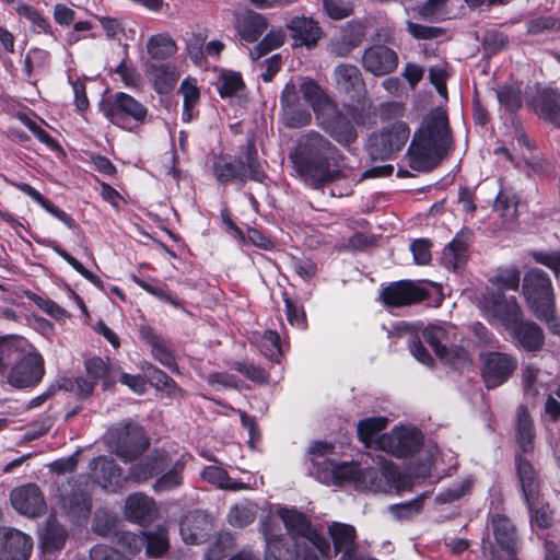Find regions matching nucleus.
<instances>
[{
    "label": "nucleus",
    "instance_id": "nucleus-46",
    "mask_svg": "<svg viewBox=\"0 0 560 560\" xmlns=\"http://www.w3.org/2000/svg\"><path fill=\"white\" fill-rule=\"evenodd\" d=\"M280 120L288 128H302L311 122L312 115L306 108L299 105L282 109Z\"/></svg>",
    "mask_w": 560,
    "mask_h": 560
},
{
    "label": "nucleus",
    "instance_id": "nucleus-39",
    "mask_svg": "<svg viewBox=\"0 0 560 560\" xmlns=\"http://www.w3.org/2000/svg\"><path fill=\"white\" fill-rule=\"evenodd\" d=\"M516 430H517V441L520 444V447L524 452H529L534 448V427L533 421L524 407H520L517 410V423H516Z\"/></svg>",
    "mask_w": 560,
    "mask_h": 560
},
{
    "label": "nucleus",
    "instance_id": "nucleus-15",
    "mask_svg": "<svg viewBox=\"0 0 560 560\" xmlns=\"http://www.w3.org/2000/svg\"><path fill=\"white\" fill-rule=\"evenodd\" d=\"M116 454L126 462L135 459L149 446V440L142 427L137 423H125L114 432Z\"/></svg>",
    "mask_w": 560,
    "mask_h": 560
},
{
    "label": "nucleus",
    "instance_id": "nucleus-22",
    "mask_svg": "<svg viewBox=\"0 0 560 560\" xmlns=\"http://www.w3.org/2000/svg\"><path fill=\"white\" fill-rule=\"evenodd\" d=\"M287 27L291 32L295 47L313 48L324 34L322 27L313 18L304 15L293 16L288 22Z\"/></svg>",
    "mask_w": 560,
    "mask_h": 560
},
{
    "label": "nucleus",
    "instance_id": "nucleus-30",
    "mask_svg": "<svg viewBox=\"0 0 560 560\" xmlns=\"http://www.w3.org/2000/svg\"><path fill=\"white\" fill-rule=\"evenodd\" d=\"M31 347L32 345L22 337L0 338V372L4 373L8 368L11 369Z\"/></svg>",
    "mask_w": 560,
    "mask_h": 560
},
{
    "label": "nucleus",
    "instance_id": "nucleus-58",
    "mask_svg": "<svg viewBox=\"0 0 560 560\" xmlns=\"http://www.w3.org/2000/svg\"><path fill=\"white\" fill-rule=\"evenodd\" d=\"M182 466L175 465L173 469L164 474L161 478H159L153 488L155 491H168L182 483Z\"/></svg>",
    "mask_w": 560,
    "mask_h": 560
},
{
    "label": "nucleus",
    "instance_id": "nucleus-1",
    "mask_svg": "<svg viewBox=\"0 0 560 560\" xmlns=\"http://www.w3.org/2000/svg\"><path fill=\"white\" fill-rule=\"evenodd\" d=\"M338 156V150L324 136L316 131L303 135L290 159L294 168L311 187L319 188L341 176V171L330 166Z\"/></svg>",
    "mask_w": 560,
    "mask_h": 560
},
{
    "label": "nucleus",
    "instance_id": "nucleus-33",
    "mask_svg": "<svg viewBox=\"0 0 560 560\" xmlns=\"http://www.w3.org/2000/svg\"><path fill=\"white\" fill-rule=\"evenodd\" d=\"M267 20L257 12H245L237 20V32L242 40L246 43L256 42L267 30Z\"/></svg>",
    "mask_w": 560,
    "mask_h": 560
},
{
    "label": "nucleus",
    "instance_id": "nucleus-43",
    "mask_svg": "<svg viewBox=\"0 0 560 560\" xmlns=\"http://www.w3.org/2000/svg\"><path fill=\"white\" fill-rule=\"evenodd\" d=\"M255 518L256 505L248 501L233 505L228 513L229 524L238 528L252 524Z\"/></svg>",
    "mask_w": 560,
    "mask_h": 560
},
{
    "label": "nucleus",
    "instance_id": "nucleus-57",
    "mask_svg": "<svg viewBox=\"0 0 560 560\" xmlns=\"http://www.w3.org/2000/svg\"><path fill=\"white\" fill-rule=\"evenodd\" d=\"M149 371L150 381L152 385H154L156 388L161 390H166L170 395H175L177 392H179V388L177 387L175 381L165 372L156 368H152Z\"/></svg>",
    "mask_w": 560,
    "mask_h": 560
},
{
    "label": "nucleus",
    "instance_id": "nucleus-61",
    "mask_svg": "<svg viewBox=\"0 0 560 560\" xmlns=\"http://www.w3.org/2000/svg\"><path fill=\"white\" fill-rule=\"evenodd\" d=\"M470 487L471 482L469 480L462 481L460 483L454 485L452 488H448L445 491L439 493L435 500L441 504L456 501L467 494L470 490Z\"/></svg>",
    "mask_w": 560,
    "mask_h": 560
},
{
    "label": "nucleus",
    "instance_id": "nucleus-20",
    "mask_svg": "<svg viewBox=\"0 0 560 560\" xmlns=\"http://www.w3.org/2000/svg\"><path fill=\"white\" fill-rule=\"evenodd\" d=\"M33 550L30 535L7 528L0 532V560H28Z\"/></svg>",
    "mask_w": 560,
    "mask_h": 560
},
{
    "label": "nucleus",
    "instance_id": "nucleus-54",
    "mask_svg": "<svg viewBox=\"0 0 560 560\" xmlns=\"http://www.w3.org/2000/svg\"><path fill=\"white\" fill-rule=\"evenodd\" d=\"M152 354L155 360H158L162 365L167 368L171 372L178 371L174 352L168 346V343L163 339H161V341H155L153 343Z\"/></svg>",
    "mask_w": 560,
    "mask_h": 560
},
{
    "label": "nucleus",
    "instance_id": "nucleus-6",
    "mask_svg": "<svg viewBox=\"0 0 560 560\" xmlns=\"http://www.w3.org/2000/svg\"><path fill=\"white\" fill-rule=\"evenodd\" d=\"M256 154L257 151L255 144L250 142L247 145L245 162L229 155L213 156V176L222 185L232 180L245 183L247 178L255 182H262L265 173L256 160Z\"/></svg>",
    "mask_w": 560,
    "mask_h": 560
},
{
    "label": "nucleus",
    "instance_id": "nucleus-27",
    "mask_svg": "<svg viewBox=\"0 0 560 560\" xmlns=\"http://www.w3.org/2000/svg\"><path fill=\"white\" fill-rule=\"evenodd\" d=\"M145 73L159 94L168 93L179 79L176 67L171 63H149Z\"/></svg>",
    "mask_w": 560,
    "mask_h": 560
},
{
    "label": "nucleus",
    "instance_id": "nucleus-51",
    "mask_svg": "<svg viewBox=\"0 0 560 560\" xmlns=\"http://www.w3.org/2000/svg\"><path fill=\"white\" fill-rule=\"evenodd\" d=\"M116 544L124 551L136 555L142 550L145 544V537H143V532L141 535H137L130 532H120L116 534Z\"/></svg>",
    "mask_w": 560,
    "mask_h": 560
},
{
    "label": "nucleus",
    "instance_id": "nucleus-47",
    "mask_svg": "<svg viewBox=\"0 0 560 560\" xmlns=\"http://www.w3.org/2000/svg\"><path fill=\"white\" fill-rule=\"evenodd\" d=\"M285 34L281 30L270 31L262 40L250 51L253 59H258L269 51L281 47L284 43Z\"/></svg>",
    "mask_w": 560,
    "mask_h": 560
},
{
    "label": "nucleus",
    "instance_id": "nucleus-55",
    "mask_svg": "<svg viewBox=\"0 0 560 560\" xmlns=\"http://www.w3.org/2000/svg\"><path fill=\"white\" fill-rule=\"evenodd\" d=\"M521 280V272L517 268H508L493 276L490 281L492 284L502 289L517 290Z\"/></svg>",
    "mask_w": 560,
    "mask_h": 560
},
{
    "label": "nucleus",
    "instance_id": "nucleus-32",
    "mask_svg": "<svg viewBox=\"0 0 560 560\" xmlns=\"http://www.w3.org/2000/svg\"><path fill=\"white\" fill-rule=\"evenodd\" d=\"M517 475L522 491L528 508H532L539 498V480L529 462L518 458Z\"/></svg>",
    "mask_w": 560,
    "mask_h": 560
},
{
    "label": "nucleus",
    "instance_id": "nucleus-18",
    "mask_svg": "<svg viewBox=\"0 0 560 560\" xmlns=\"http://www.w3.org/2000/svg\"><path fill=\"white\" fill-rule=\"evenodd\" d=\"M361 63L366 72L382 77L397 69L399 57L394 49L383 44H375L363 50Z\"/></svg>",
    "mask_w": 560,
    "mask_h": 560
},
{
    "label": "nucleus",
    "instance_id": "nucleus-19",
    "mask_svg": "<svg viewBox=\"0 0 560 560\" xmlns=\"http://www.w3.org/2000/svg\"><path fill=\"white\" fill-rule=\"evenodd\" d=\"M482 377L488 388L502 385L516 369L517 362L510 354L488 352L482 357Z\"/></svg>",
    "mask_w": 560,
    "mask_h": 560
},
{
    "label": "nucleus",
    "instance_id": "nucleus-35",
    "mask_svg": "<svg viewBox=\"0 0 560 560\" xmlns=\"http://www.w3.org/2000/svg\"><path fill=\"white\" fill-rule=\"evenodd\" d=\"M494 539L500 548L517 546L516 530L512 522L501 514H495L491 520Z\"/></svg>",
    "mask_w": 560,
    "mask_h": 560
},
{
    "label": "nucleus",
    "instance_id": "nucleus-16",
    "mask_svg": "<svg viewBox=\"0 0 560 560\" xmlns=\"http://www.w3.org/2000/svg\"><path fill=\"white\" fill-rule=\"evenodd\" d=\"M328 465L335 479L352 481L360 490L377 491L383 487V477L375 467H362L357 464L337 465L332 462Z\"/></svg>",
    "mask_w": 560,
    "mask_h": 560
},
{
    "label": "nucleus",
    "instance_id": "nucleus-12",
    "mask_svg": "<svg viewBox=\"0 0 560 560\" xmlns=\"http://www.w3.org/2000/svg\"><path fill=\"white\" fill-rule=\"evenodd\" d=\"M104 116L114 125L125 127L131 118L142 124L148 115L147 107L131 95L118 92L108 98L102 106Z\"/></svg>",
    "mask_w": 560,
    "mask_h": 560
},
{
    "label": "nucleus",
    "instance_id": "nucleus-40",
    "mask_svg": "<svg viewBox=\"0 0 560 560\" xmlns=\"http://www.w3.org/2000/svg\"><path fill=\"white\" fill-rule=\"evenodd\" d=\"M176 50L175 42L165 34L153 35L147 43V51L152 59L163 60L170 58Z\"/></svg>",
    "mask_w": 560,
    "mask_h": 560
},
{
    "label": "nucleus",
    "instance_id": "nucleus-3",
    "mask_svg": "<svg viewBox=\"0 0 560 560\" xmlns=\"http://www.w3.org/2000/svg\"><path fill=\"white\" fill-rule=\"evenodd\" d=\"M300 91L312 107L317 125L334 140L348 145L357 139V131L351 122L338 110L328 94L313 80H304Z\"/></svg>",
    "mask_w": 560,
    "mask_h": 560
},
{
    "label": "nucleus",
    "instance_id": "nucleus-13",
    "mask_svg": "<svg viewBox=\"0 0 560 560\" xmlns=\"http://www.w3.org/2000/svg\"><path fill=\"white\" fill-rule=\"evenodd\" d=\"M45 373L44 359L32 346L8 373V383L16 388L33 387L39 383Z\"/></svg>",
    "mask_w": 560,
    "mask_h": 560
},
{
    "label": "nucleus",
    "instance_id": "nucleus-42",
    "mask_svg": "<svg viewBox=\"0 0 560 560\" xmlns=\"http://www.w3.org/2000/svg\"><path fill=\"white\" fill-rule=\"evenodd\" d=\"M145 551L149 557L160 558L168 550V537L165 528L143 532Z\"/></svg>",
    "mask_w": 560,
    "mask_h": 560
},
{
    "label": "nucleus",
    "instance_id": "nucleus-5",
    "mask_svg": "<svg viewBox=\"0 0 560 560\" xmlns=\"http://www.w3.org/2000/svg\"><path fill=\"white\" fill-rule=\"evenodd\" d=\"M422 337L429 343L436 357L454 368H463L470 363L469 353L464 346L458 345L462 341L458 329L450 323L428 325Z\"/></svg>",
    "mask_w": 560,
    "mask_h": 560
},
{
    "label": "nucleus",
    "instance_id": "nucleus-38",
    "mask_svg": "<svg viewBox=\"0 0 560 560\" xmlns=\"http://www.w3.org/2000/svg\"><path fill=\"white\" fill-rule=\"evenodd\" d=\"M387 422L386 417H372L359 421L357 429L360 441L368 447L376 445L377 434L386 428Z\"/></svg>",
    "mask_w": 560,
    "mask_h": 560
},
{
    "label": "nucleus",
    "instance_id": "nucleus-11",
    "mask_svg": "<svg viewBox=\"0 0 560 560\" xmlns=\"http://www.w3.org/2000/svg\"><path fill=\"white\" fill-rule=\"evenodd\" d=\"M409 136L410 130L406 122H395L369 138V154L373 160L390 159L405 147Z\"/></svg>",
    "mask_w": 560,
    "mask_h": 560
},
{
    "label": "nucleus",
    "instance_id": "nucleus-9",
    "mask_svg": "<svg viewBox=\"0 0 560 560\" xmlns=\"http://www.w3.org/2000/svg\"><path fill=\"white\" fill-rule=\"evenodd\" d=\"M479 306L490 323H500L506 329L523 316L516 298L506 296L502 291H487L482 295Z\"/></svg>",
    "mask_w": 560,
    "mask_h": 560
},
{
    "label": "nucleus",
    "instance_id": "nucleus-8",
    "mask_svg": "<svg viewBox=\"0 0 560 560\" xmlns=\"http://www.w3.org/2000/svg\"><path fill=\"white\" fill-rule=\"evenodd\" d=\"M272 522L270 517H266L260 522V530L265 537L267 552L265 560H330L328 558L330 549L322 553L316 547L312 548L308 541H302L300 548H289L284 544L283 538L277 536L272 530Z\"/></svg>",
    "mask_w": 560,
    "mask_h": 560
},
{
    "label": "nucleus",
    "instance_id": "nucleus-36",
    "mask_svg": "<svg viewBox=\"0 0 560 560\" xmlns=\"http://www.w3.org/2000/svg\"><path fill=\"white\" fill-rule=\"evenodd\" d=\"M19 190L31 197L35 202L40 205L47 212L51 215L63 222L68 228L73 229L74 222L73 220L54 203H51L48 199H46L38 190L33 188L31 185L26 183H19L15 185Z\"/></svg>",
    "mask_w": 560,
    "mask_h": 560
},
{
    "label": "nucleus",
    "instance_id": "nucleus-49",
    "mask_svg": "<svg viewBox=\"0 0 560 560\" xmlns=\"http://www.w3.org/2000/svg\"><path fill=\"white\" fill-rule=\"evenodd\" d=\"M494 211L506 221H513L517 212V201L515 196L505 191H500L494 202Z\"/></svg>",
    "mask_w": 560,
    "mask_h": 560
},
{
    "label": "nucleus",
    "instance_id": "nucleus-29",
    "mask_svg": "<svg viewBox=\"0 0 560 560\" xmlns=\"http://www.w3.org/2000/svg\"><path fill=\"white\" fill-rule=\"evenodd\" d=\"M508 330L518 345L528 351L539 350L544 345L542 330L533 322L520 319Z\"/></svg>",
    "mask_w": 560,
    "mask_h": 560
},
{
    "label": "nucleus",
    "instance_id": "nucleus-59",
    "mask_svg": "<svg viewBox=\"0 0 560 560\" xmlns=\"http://www.w3.org/2000/svg\"><path fill=\"white\" fill-rule=\"evenodd\" d=\"M18 13L32 22L35 31L45 33L48 32L50 27L49 23L35 8L27 4H21L18 8Z\"/></svg>",
    "mask_w": 560,
    "mask_h": 560
},
{
    "label": "nucleus",
    "instance_id": "nucleus-21",
    "mask_svg": "<svg viewBox=\"0 0 560 560\" xmlns=\"http://www.w3.org/2000/svg\"><path fill=\"white\" fill-rule=\"evenodd\" d=\"M13 508L23 515L36 517L45 513L46 502L40 489L27 483L13 489L10 493Z\"/></svg>",
    "mask_w": 560,
    "mask_h": 560
},
{
    "label": "nucleus",
    "instance_id": "nucleus-24",
    "mask_svg": "<svg viewBox=\"0 0 560 560\" xmlns=\"http://www.w3.org/2000/svg\"><path fill=\"white\" fill-rule=\"evenodd\" d=\"M529 105L539 118L560 128V93L550 89L539 90Z\"/></svg>",
    "mask_w": 560,
    "mask_h": 560
},
{
    "label": "nucleus",
    "instance_id": "nucleus-7",
    "mask_svg": "<svg viewBox=\"0 0 560 560\" xmlns=\"http://www.w3.org/2000/svg\"><path fill=\"white\" fill-rule=\"evenodd\" d=\"M523 293L537 318L547 323L553 319L555 294L551 281L544 270L532 269L525 273Z\"/></svg>",
    "mask_w": 560,
    "mask_h": 560
},
{
    "label": "nucleus",
    "instance_id": "nucleus-31",
    "mask_svg": "<svg viewBox=\"0 0 560 560\" xmlns=\"http://www.w3.org/2000/svg\"><path fill=\"white\" fill-rule=\"evenodd\" d=\"M95 481L104 489L117 487L120 482V468L113 458L100 456L90 463Z\"/></svg>",
    "mask_w": 560,
    "mask_h": 560
},
{
    "label": "nucleus",
    "instance_id": "nucleus-56",
    "mask_svg": "<svg viewBox=\"0 0 560 560\" xmlns=\"http://www.w3.org/2000/svg\"><path fill=\"white\" fill-rule=\"evenodd\" d=\"M117 523V517L106 511H97L93 518L92 529L100 536H109Z\"/></svg>",
    "mask_w": 560,
    "mask_h": 560
},
{
    "label": "nucleus",
    "instance_id": "nucleus-41",
    "mask_svg": "<svg viewBox=\"0 0 560 560\" xmlns=\"http://www.w3.org/2000/svg\"><path fill=\"white\" fill-rule=\"evenodd\" d=\"M183 95V120L189 122L194 118V108L199 103L200 91L191 79H185L179 86Z\"/></svg>",
    "mask_w": 560,
    "mask_h": 560
},
{
    "label": "nucleus",
    "instance_id": "nucleus-50",
    "mask_svg": "<svg viewBox=\"0 0 560 560\" xmlns=\"http://www.w3.org/2000/svg\"><path fill=\"white\" fill-rule=\"evenodd\" d=\"M233 548V537L229 533H223L220 534L215 541L208 548L206 557L208 560H221L226 557Z\"/></svg>",
    "mask_w": 560,
    "mask_h": 560
},
{
    "label": "nucleus",
    "instance_id": "nucleus-44",
    "mask_svg": "<svg viewBox=\"0 0 560 560\" xmlns=\"http://www.w3.org/2000/svg\"><path fill=\"white\" fill-rule=\"evenodd\" d=\"M40 539L46 550H58L63 548L66 544L67 532L60 524L49 521L40 535Z\"/></svg>",
    "mask_w": 560,
    "mask_h": 560
},
{
    "label": "nucleus",
    "instance_id": "nucleus-37",
    "mask_svg": "<svg viewBox=\"0 0 560 560\" xmlns=\"http://www.w3.org/2000/svg\"><path fill=\"white\" fill-rule=\"evenodd\" d=\"M202 478L219 489L240 491L247 489L246 485L232 479L226 470L218 466H208L201 474Z\"/></svg>",
    "mask_w": 560,
    "mask_h": 560
},
{
    "label": "nucleus",
    "instance_id": "nucleus-26",
    "mask_svg": "<svg viewBox=\"0 0 560 560\" xmlns=\"http://www.w3.org/2000/svg\"><path fill=\"white\" fill-rule=\"evenodd\" d=\"M211 527V520L202 511H194L184 516L179 524V532L186 544H200Z\"/></svg>",
    "mask_w": 560,
    "mask_h": 560
},
{
    "label": "nucleus",
    "instance_id": "nucleus-53",
    "mask_svg": "<svg viewBox=\"0 0 560 560\" xmlns=\"http://www.w3.org/2000/svg\"><path fill=\"white\" fill-rule=\"evenodd\" d=\"M67 504L70 511L78 517H85L91 511V500L89 494L83 491H73L67 498Z\"/></svg>",
    "mask_w": 560,
    "mask_h": 560
},
{
    "label": "nucleus",
    "instance_id": "nucleus-60",
    "mask_svg": "<svg viewBox=\"0 0 560 560\" xmlns=\"http://www.w3.org/2000/svg\"><path fill=\"white\" fill-rule=\"evenodd\" d=\"M326 14L334 20H341L350 15L351 5L346 0H323Z\"/></svg>",
    "mask_w": 560,
    "mask_h": 560
},
{
    "label": "nucleus",
    "instance_id": "nucleus-10",
    "mask_svg": "<svg viewBox=\"0 0 560 560\" xmlns=\"http://www.w3.org/2000/svg\"><path fill=\"white\" fill-rule=\"evenodd\" d=\"M285 528L292 539L295 548H300L302 541H308L312 548H317L322 553L329 550L328 541L312 528L308 518L295 509L282 508L278 512Z\"/></svg>",
    "mask_w": 560,
    "mask_h": 560
},
{
    "label": "nucleus",
    "instance_id": "nucleus-48",
    "mask_svg": "<svg viewBox=\"0 0 560 560\" xmlns=\"http://www.w3.org/2000/svg\"><path fill=\"white\" fill-rule=\"evenodd\" d=\"M499 103L510 113L517 112L522 106V93L518 88L501 86L497 90Z\"/></svg>",
    "mask_w": 560,
    "mask_h": 560
},
{
    "label": "nucleus",
    "instance_id": "nucleus-52",
    "mask_svg": "<svg viewBox=\"0 0 560 560\" xmlns=\"http://www.w3.org/2000/svg\"><path fill=\"white\" fill-rule=\"evenodd\" d=\"M244 86L240 73L223 72L219 78L218 91L221 97H230L235 95Z\"/></svg>",
    "mask_w": 560,
    "mask_h": 560
},
{
    "label": "nucleus",
    "instance_id": "nucleus-45",
    "mask_svg": "<svg viewBox=\"0 0 560 560\" xmlns=\"http://www.w3.org/2000/svg\"><path fill=\"white\" fill-rule=\"evenodd\" d=\"M84 366L88 375L94 382L103 381L105 389H108L114 383V381L110 380V368L102 358L92 357L85 361Z\"/></svg>",
    "mask_w": 560,
    "mask_h": 560
},
{
    "label": "nucleus",
    "instance_id": "nucleus-64",
    "mask_svg": "<svg viewBox=\"0 0 560 560\" xmlns=\"http://www.w3.org/2000/svg\"><path fill=\"white\" fill-rule=\"evenodd\" d=\"M90 560H131L116 548L96 545L90 550Z\"/></svg>",
    "mask_w": 560,
    "mask_h": 560
},
{
    "label": "nucleus",
    "instance_id": "nucleus-25",
    "mask_svg": "<svg viewBox=\"0 0 560 560\" xmlns=\"http://www.w3.org/2000/svg\"><path fill=\"white\" fill-rule=\"evenodd\" d=\"M156 514L154 500L145 494L137 492L126 499L124 515L128 521L143 525L151 523Z\"/></svg>",
    "mask_w": 560,
    "mask_h": 560
},
{
    "label": "nucleus",
    "instance_id": "nucleus-63",
    "mask_svg": "<svg viewBox=\"0 0 560 560\" xmlns=\"http://www.w3.org/2000/svg\"><path fill=\"white\" fill-rule=\"evenodd\" d=\"M137 283L139 287H141L148 293H150L154 296H158L161 300H164L165 302H167L174 306L178 305V301L176 299H174L168 293V289H167L166 284H164L162 282H147L143 280H138Z\"/></svg>",
    "mask_w": 560,
    "mask_h": 560
},
{
    "label": "nucleus",
    "instance_id": "nucleus-4",
    "mask_svg": "<svg viewBox=\"0 0 560 560\" xmlns=\"http://www.w3.org/2000/svg\"><path fill=\"white\" fill-rule=\"evenodd\" d=\"M332 74L337 91L358 104L357 106L347 105L349 115L358 125L368 124L373 114L372 103L366 97L365 83L359 68L350 63H340L335 68Z\"/></svg>",
    "mask_w": 560,
    "mask_h": 560
},
{
    "label": "nucleus",
    "instance_id": "nucleus-2",
    "mask_svg": "<svg viewBox=\"0 0 560 560\" xmlns=\"http://www.w3.org/2000/svg\"><path fill=\"white\" fill-rule=\"evenodd\" d=\"M452 144L446 112L432 109L423 119L409 147L410 167L424 172L434 168Z\"/></svg>",
    "mask_w": 560,
    "mask_h": 560
},
{
    "label": "nucleus",
    "instance_id": "nucleus-34",
    "mask_svg": "<svg viewBox=\"0 0 560 560\" xmlns=\"http://www.w3.org/2000/svg\"><path fill=\"white\" fill-rule=\"evenodd\" d=\"M164 457L160 452L147 456L144 459L133 464L129 469L128 479L141 482L159 474L163 468Z\"/></svg>",
    "mask_w": 560,
    "mask_h": 560
},
{
    "label": "nucleus",
    "instance_id": "nucleus-17",
    "mask_svg": "<svg viewBox=\"0 0 560 560\" xmlns=\"http://www.w3.org/2000/svg\"><path fill=\"white\" fill-rule=\"evenodd\" d=\"M383 302L393 307L417 304L429 296V291L422 282L400 280L390 283L382 291Z\"/></svg>",
    "mask_w": 560,
    "mask_h": 560
},
{
    "label": "nucleus",
    "instance_id": "nucleus-62",
    "mask_svg": "<svg viewBox=\"0 0 560 560\" xmlns=\"http://www.w3.org/2000/svg\"><path fill=\"white\" fill-rule=\"evenodd\" d=\"M284 303L287 308V318L292 326H296L300 329L306 327V316L303 307L296 305L285 293Z\"/></svg>",
    "mask_w": 560,
    "mask_h": 560
},
{
    "label": "nucleus",
    "instance_id": "nucleus-23",
    "mask_svg": "<svg viewBox=\"0 0 560 560\" xmlns=\"http://www.w3.org/2000/svg\"><path fill=\"white\" fill-rule=\"evenodd\" d=\"M335 551L342 552L340 560H365L357 552V533L352 525L334 522L328 527Z\"/></svg>",
    "mask_w": 560,
    "mask_h": 560
},
{
    "label": "nucleus",
    "instance_id": "nucleus-28",
    "mask_svg": "<svg viewBox=\"0 0 560 560\" xmlns=\"http://www.w3.org/2000/svg\"><path fill=\"white\" fill-rule=\"evenodd\" d=\"M471 236L472 234L469 230H462L444 248L442 260L446 267L455 270L466 262Z\"/></svg>",
    "mask_w": 560,
    "mask_h": 560
},
{
    "label": "nucleus",
    "instance_id": "nucleus-14",
    "mask_svg": "<svg viewBox=\"0 0 560 560\" xmlns=\"http://www.w3.org/2000/svg\"><path fill=\"white\" fill-rule=\"evenodd\" d=\"M422 443L420 431L413 428H394L389 433L378 436L376 448L396 457L415 454Z\"/></svg>",
    "mask_w": 560,
    "mask_h": 560
}]
</instances>
